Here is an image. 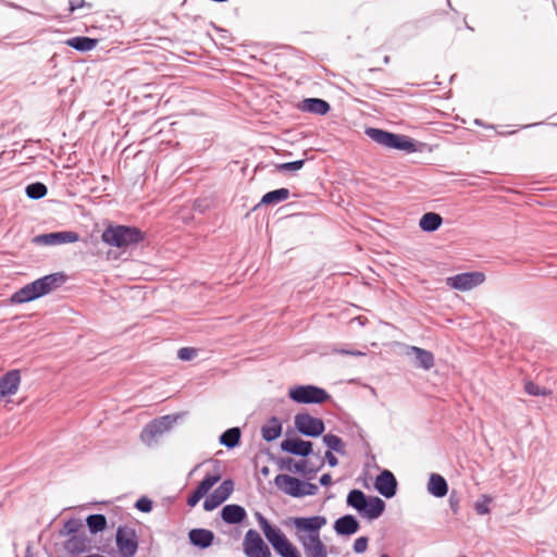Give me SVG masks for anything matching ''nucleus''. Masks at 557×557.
Wrapping results in <instances>:
<instances>
[{"mask_svg":"<svg viewBox=\"0 0 557 557\" xmlns=\"http://www.w3.org/2000/svg\"><path fill=\"white\" fill-rule=\"evenodd\" d=\"M290 524L306 557H327V548L320 537V530L326 524L324 517H296Z\"/></svg>","mask_w":557,"mask_h":557,"instance_id":"nucleus-1","label":"nucleus"},{"mask_svg":"<svg viewBox=\"0 0 557 557\" xmlns=\"http://www.w3.org/2000/svg\"><path fill=\"white\" fill-rule=\"evenodd\" d=\"M65 282V276L61 273H52L40 277L12 295V301L15 304H24L32 300H35L41 296H45L58 287H60Z\"/></svg>","mask_w":557,"mask_h":557,"instance_id":"nucleus-2","label":"nucleus"},{"mask_svg":"<svg viewBox=\"0 0 557 557\" xmlns=\"http://www.w3.org/2000/svg\"><path fill=\"white\" fill-rule=\"evenodd\" d=\"M256 518L265 539L278 556L301 557L298 548L286 537L280 528L270 524V522L259 512L256 513Z\"/></svg>","mask_w":557,"mask_h":557,"instance_id":"nucleus-3","label":"nucleus"},{"mask_svg":"<svg viewBox=\"0 0 557 557\" xmlns=\"http://www.w3.org/2000/svg\"><path fill=\"white\" fill-rule=\"evenodd\" d=\"M101 239L107 245L117 248H126L139 243L143 239V236L140 231L136 227L114 225L109 226L103 231Z\"/></svg>","mask_w":557,"mask_h":557,"instance_id":"nucleus-4","label":"nucleus"},{"mask_svg":"<svg viewBox=\"0 0 557 557\" xmlns=\"http://www.w3.org/2000/svg\"><path fill=\"white\" fill-rule=\"evenodd\" d=\"M366 134L373 141L383 147L404 151L414 150V144L407 136L388 133L373 127L367 128Z\"/></svg>","mask_w":557,"mask_h":557,"instance_id":"nucleus-5","label":"nucleus"},{"mask_svg":"<svg viewBox=\"0 0 557 557\" xmlns=\"http://www.w3.org/2000/svg\"><path fill=\"white\" fill-rule=\"evenodd\" d=\"M274 482L282 492L293 497L311 496L318 492L315 484L301 481L288 474L276 475Z\"/></svg>","mask_w":557,"mask_h":557,"instance_id":"nucleus-6","label":"nucleus"},{"mask_svg":"<svg viewBox=\"0 0 557 557\" xmlns=\"http://www.w3.org/2000/svg\"><path fill=\"white\" fill-rule=\"evenodd\" d=\"M288 397L296 404H323L330 399L329 393L315 385H294L288 389Z\"/></svg>","mask_w":557,"mask_h":557,"instance_id":"nucleus-7","label":"nucleus"},{"mask_svg":"<svg viewBox=\"0 0 557 557\" xmlns=\"http://www.w3.org/2000/svg\"><path fill=\"white\" fill-rule=\"evenodd\" d=\"M176 420L177 417L169 414L154 419L141 431L140 437L143 442L147 445H151L157 437L171 430Z\"/></svg>","mask_w":557,"mask_h":557,"instance_id":"nucleus-8","label":"nucleus"},{"mask_svg":"<svg viewBox=\"0 0 557 557\" xmlns=\"http://www.w3.org/2000/svg\"><path fill=\"white\" fill-rule=\"evenodd\" d=\"M243 546L247 557H271L270 548L256 530L246 532Z\"/></svg>","mask_w":557,"mask_h":557,"instance_id":"nucleus-9","label":"nucleus"},{"mask_svg":"<svg viewBox=\"0 0 557 557\" xmlns=\"http://www.w3.org/2000/svg\"><path fill=\"white\" fill-rule=\"evenodd\" d=\"M485 280L482 272H466L446 278V284L454 289L461 292L470 290L481 285Z\"/></svg>","mask_w":557,"mask_h":557,"instance_id":"nucleus-10","label":"nucleus"},{"mask_svg":"<svg viewBox=\"0 0 557 557\" xmlns=\"http://www.w3.org/2000/svg\"><path fill=\"white\" fill-rule=\"evenodd\" d=\"M116 546L122 557H133L137 552V539L133 529L119 527L116 531Z\"/></svg>","mask_w":557,"mask_h":557,"instance_id":"nucleus-11","label":"nucleus"},{"mask_svg":"<svg viewBox=\"0 0 557 557\" xmlns=\"http://www.w3.org/2000/svg\"><path fill=\"white\" fill-rule=\"evenodd\" d=\"M295 426L304 435L319 436L324 432L325 425L320 418L309 413H298L295 416Z\"/></svg>","mask_w":557,"mask_h":557,"instance_id":"nucleus-12","label":"nucleus"},{"mask_svg":"<svg viewBox=\"0 0 557 557\" xmlns=\"http://www.w3.org/2000/svg\"><path fill=\"white\" fill-rule=\"evenodd\" d=\"M234 483L231 480L223 481L205 500L203 509L211 511L224 503L233 493Z\"/></svg>","mask_w":557,"mask_h":557,"instance_id":"nucleus-13","label":"nucleus"},{"mask_svg":"<svg viewBox=\"0 0 557 557\" xmlns=\"http://www.w3.org/2000/svg\"><path fill=\"white\" fill-rule=\"evenodd\" d=\"M375 490L386 498H391L396 494L397 482L394 474L388 471H382L375 479Z\"/></svg>","mask_w":557,"mask_h":557,"instance_id":"nucleus-14","label":"nucleus"},{"mask_svg":"<svg viewBox=\"0 0 557 557\" xmlns=\"http://www.w3.org/2000/svg\"><path fill=\"white\" fill-rule=\"evenodd\" d=\"M78 239V234L71 231L49 233L36 237L37 243L50 246L76 243Z\"/></svg>","mask_w":557,"mask_h":557,"instance_id":"nucleus-15","label":"nucleus"},{"mask_svg":"<svg viewBox=\"0 0 557 557\" xmlns=\"http://www.w3.org/2000/svg\"><path fill=\"white\" fill-rule=\"evenodd\" d=\"M221 480L219 473L207 474L206 478L198 484L194 493L188 497L187 504L190 507L196 506L199 500L205 497L208 492Z\"/></svg>","mask_w":557,"mask_h":557,"instance_id":"nucleus-16","label":"nucleus"},{"mask_svg":"<svg viewBox=\"0 0 557 557\" xmlns=\"http://www.w3.org/2000/svg\"><path fill=\"white\" fill-rule=\"evenodd\" d=\"M281 448L286 453L307 457L312 451V443L300 438H288L282 442Z\"/></svg>","mask_w":557,"mask_h":557,"instance_id":"nucleus-17","label":"nucleus"},{"mask_svg":"<svg viewBox=\"0 0 557 557\" xmlns=\"http://www.w3.org/2000/svg\"><path fill=\"white\" fill-rule=\"evenodd\" d=\"M21 376L20 372L16 370H12L5 373L0 379V399L7 396L14 395L20 386Z\"/></svg>","mask_w":557,"mask_h":557,"instance_id":"nucleus-18","label":"nucleus"},{"mask_svg":"<svg viewBox=\"0 0 557 557\" xmlns=\"http://www.w3.org/2000/svg\"><path fill=\"white\" fill-rule=\"evenodd\" d=\"M64 548L70 554H82L90 548V539L85 533L73 534L64 543Z\"/></svg>","mask_w":557,"mask_h":557,"instance_id":"nucleus-19","label":"nucleus"},{"mask_svg":"<svg viewBox=\"0 0 557 557\" xmlns=\"http://www.w3.org/2000/svg\"><path fill=\"white\" fill-rule=\"evenodd\" d=\"M334 530L339 535H351L359 530V522L354 516L346 515L335 521Z\"/></svg>","mask_w":557,"mask_h":557,"instance_id":"nucleus-20","label":"nucleus"},{"mask_svg":"<svg viewBox=\"0 0 557 557\" xmlns=\"http://www.w3.org/2000/svg\"><path fill=\"white\" fill-rule=\"evenodd\" d=\"M428 492L435 497H444L448 492L446 480L437 473H432L428 482Z\"/></svg>","mask_w":557,"mask_h":557,"instance_id":"nucleus-21","label":"nucleus"},{"mask_svg":"<svg viewBox=\"0 0 557 557\" xmlns=\"http://www.w3.org/2000/svg\"><path fill=\"white\" fill-rule=\"evenodd\" d=\"M188 536L191 544L200 548L209 547L214 539L213 533L206 529H193Z\"/></svg>","mask_w":557,"mask_h":557,"instance_id":"nucleus-22","label":"nucleus"},{"mask_svg":"<svg viewBox=\"0 0 557 557\" xmlns=\"http://www.w3.org/2000/svg\"><path fill=\"white\" fill-rule=\"evenodd\" d=\"M221 517L226 523H239L246 518V510L239 505H226L221 511Z\"/></svg>","mask_w":557,"mask_h":557,"instance_id":"nucleus-23","label":"nucleus"},{"mask_svg":"<svg viewBox=\"0 0 557 557\" xmlns=\"http://www.w3.org/2000/svg\"><path fill=\"white\" fill-rule=\"evenodd\" d=\"M385 509V503L379 497H370L366 502V508L362 510L361 516L369 520L377 519Z\"/></svg>","mask_w":557,"mask_h":557,"instance_id":"nucleus-24","label":"nucleus"},{"mask_svg":"<svg viewBox=\"0 0 557 557\" xmlns=\"http://www.w3.org/2000/svg\"><path fill=\"white\" fill-rule=\"evenodd\" d=\"M302 111L324 115L330 111V104L319 98L305 99L300 107Z\"/></svg>","mask_w":557,"mask_h":557,"instance_id":"nucleus-25","label":"nucleus"},{"mask_svg":"<svg viewBox=\"0 0 557 557\" xmlns=\"http://www.w3.org/2000/svg\"><path fill=\"white\" fill-rule=\"evenodd\" d=\"M261 434L264 441L272 442L281 436L282 434V423L281 421L273 417L261 428Z\"/></svg>","mask_w":557,"mask_h":557,"instance_id":"nucleus-26","label":"nucleus"},{"mask_svg":"<svg viewBox=\"0 0 557 557\" xmlns=\"http://www.w3.org/2000/svg\"><path fill=\"white\" fill-rule=\"evenodd\" d=\"M408 351L412 352L414 355L417 364L420 368H422L424 370H429L433 367L434 357L430 351L419 348V347H416V346L409 347Z\"/></svg>","mask_w":557,"mask_h":557,"instance_id":"nucleus-27","label":"nucleus"},{"mask_svg":"<svg viewBox=\"0 0 557 557\" xmlns=\"http://www.w3.org/2000/svg\"><path fill=\"white\" fill-rule=\"evenodd\" d=\"M65 44L78 51H90L97 46V40L89 37L77 36L67 39Z\"/></svg>","mask_w":557,"mask_h":557,"instance_id":"nucleus-28","label":"nucleus"},{"mask_svg":"<svg viewBox=\"0 0 557 557\" xmlns=\"http://www.w3.org/2000/svg\"><path fill=\"white\" fill-rule=\"evenodd\" d=\"M442 221L443 220L440 214L428 212L420 219L419 226L425 232H433L441 226Z\"/></svg>","mask_w":557,"mask_h":557,"instance_id":"nucleus-29","label":"nucleus"},{"mask_svg":"<svg viewBox=\"0 0 557 557\" xmlns=\"http://www.w3.org/2000/svg\"><path fill=\"white\" fill-rule=\"evenodd\" d=\"M288 197H289V190L287 188L275 189V190L267 193L262 197L259 206L276 205L278 202H282V201L288 199Z\"/></svg>","mask_w":557,"mask_h":557,"instance_id":"nucleus-30","label":"nucleus"},{"mask_svg":"<svg viewBox=\"0 0 557 557\" xmlns=\"http://www.w3.org/2000/svg\"><path fill=\"white\" fill-rule=\"evenodd\" d=\"M366 494L360 490H352L347 495V505L356 509L360 515L366 508Z\"/></svg>","mask_w":557,"mask_h":557,"instance_id":"nucleus-31","label":"nucleus"},{"mask_svg":"<svg viewBox=\"0 0 557 557\" xmlns=\"http://www.w3.org/2000/svg\"><path fill=\"white\" fill-rule=\"evenodd\" d=\"M86 523L89 531L97 534L107 528V518L103 515H90L87 517Z\"/></svg>","mask_w":557,"mask_h":557,"instance_id":"nucleus-32","label":"nucleus"},{"mask_svg":"<svg viewBox=\"0 0 557 557\" xmlns=\"http://www.w3.org/2000/svg\"><path fill=\"white\" fill-rule=\"evenodd\" d=\"M239 438L240 430L238 428H232L221 435L220 443L227 448H233L239 443Z\"/></svg>","mask_w":557,"mask_h":557,"instance_id":"nucleus-33","label":"nucleus"},{"mask_svg":"<svg viewBox=\"0 0 557 557\" xmlns=\"http://www.w3.org/2000/svg\"><path fill=\"white\" fill-rule=\"evenodd\" d=\"M323 443L329 447L330 451L333 450V451H336V453H338L341 455H345L346 454L345 443L337 435L325 434L323 436Z\"/></svg>","mask_w":557,"mask_h":557,"instance_id":"nucleus-34","label":"nucleus"},{"mask_svg":"<svg viewBox=\"0 0 557 557\" xmlns=\"http://www.w3.org/2000/svg\"><path fill=\"white\" fill-rule=\"evenodd\" d=\"M47 194V187L42 183H33L26 187V195L32 199H40Z\"/></svg>","mask_w":557,"mask_h":557,"instance_id":"nucleus-35","label":"nucleus"},{"mask_svg":"<svg viewBox=\"0 0 557 557\" xmlns=\"http://www.w3.org/2000/svg\"><path fill=\"white\" fill-rule=\"evenodd\" d=\"M524 391L527 394L532 396H548L550 394L549 389L541 387L531 381L525 382Z\"/></svg>","mask_w":557,"mask_h":557,"instance_id":"nucleus-36","label":"nucleus"},{"mask_svg":"<svg viewBox=\"0 0 557 557\" xmlns=\"http://www.w3.org/2000/svg\"><path fill=\"white\" fill-rule=\"evenodd\" d=\"M492 503V497L488 495H482L480 499H478L474 504V510L478 515H487L490 513V504Z\"/></svg>","mask_w":557,"mask_h":557,"instance_id":"nucleus-37","label":"nucleus"},{"mask_svg":"<svg viewBox=\"0 0 557 557\" xmlns=\"http://www.w3.org/2000/svg\"><path fill=\"white\" fill-rule=\"evenodd\" d=\"M304 164H305L304 160H297V161H293V162L281 163L276 166V169L278 172H286V171L295 172V171L302 169Z\"/></svg>","mask_w":557,"mask_h":557,"instance_id":"nucleus-38","label":"nucleus"},{"mask_svg":"<svg viewBox=\"0 0 557 557\" xmlns=\"http://www.w3.org/2000/svg\"><path fill=\"white\" fill-rule=\"evenodd\" d=\"M82 527V523L78 521V520H69L65 522L64 527H63V530L61 531V533L63 535H70L72 536L73 534H78V529Z\"/></svg>","mask_w":557,"mask_h":557,"instance_id":"nucleus-39","label":"nucleus"},{"mask_svg":"<svg viewBox=\"0 0 557 557\" xmlns=\"http://www.w3.org/2000/svg\"><path fill=\"white\" fill-rule=\"evenodd\" d=\"M197 354H198V351L195 348L183 347V348L178 349L177 357H178L180 360L190 361L194 358H196Z\"/></svg>","mask_w":557,"mask_h":557,"instance_id":"nucleus-40","label":"nucleus"},{"mask_svg":"<svg viewBox=\"0 0 557 557\" xmlns=\"http://www.w3.org/2000/svg\"><path fill=\"white\" fill-rule=\"evenodd\" d=\"M367 548H368V537L360 536L355 541V543H354L355 553L362 554L367 550Z\"/></svg>","mask_w":557,"mask_h":557,"instance_id":"nucleus-41","label":"nucleus"},{"mask_svg":"<svg viewBox=\"0 0 557 557\" xmlns=\"http://www.w3.org/2000/svg\"><path fill=\"white\" fill-rule=\"evenodd\" d=\"M135 506L143 512H149L152 509V503L148 498L138 499Z\"/></svg>","mask_w":557,"mask_h":557,"instance_id":"nucleus-42","label":"nucleus"},{"mask_svg":"<svg viewBox=\"0 0 557 557\" xmlns=\"http://www.w3.org/2000/svg\"><path fill=\"white\" fill-rule=\"evenodd\" d=\"M294 471L300 474H307V461L302 460L294 465Z\"/></svg>","mask_w":557,"mask_h":557,"instance_id":"nucleus-43","label":"nucleus"},{"mask_svg":"<svg viewBox=\"0 0 557 557\" xmlns=\"http://www.w3.org/2000/svg\"><path fill=\"white\" fill-rule=\"evenodd\" d=\"M84 7H90L89 4H87L84 0H81L78 2H71L70 3V12H75Z\"/></svg>","mask_w":557,"mask_h":557,"instance_id":"nucleus-44","label":"nucleus"},{"mask_svg":"<svg viewBox=\"0 0 557 557\" xmlns=\"http://www.w3.org/2000/svg\"><path fill=\"white\" fill-rule=\"evenodd\" d=\"M325 459L330 467H335L338 465L337 458L330 450L325 453Z\"/></svg>","mask_w":557,"mask_h":557,"instance_id":"nucleus-45","label":"nucleus"},{"mask_svg":"<svg viewBox=\"0 0 557 557\" xmlns=\"http://www.w3.org/2000/svg\"><path fill=\"white\" fill-rule=\"evenodd\" d=\"M337 352L339 354H343V355H349V356H364L366 352L363 351H360V350H345V349H338L336 350Z\"/></svg>","mask_w":557,"mask_h":557,"instance_id":"nucleus-46","label":"nucleus"},{"mask_svg":"<svg viewBox=\"0 0 557 557\" xmlns=\"http://www.w3.org/2000/svg\"><path fill=\"white\" fill-rule=\"evenodd\" d=\"M331 482H332V476H331V474H329V473H325V474H323V475L320 478V483H321L322 485H324V486L330 485V484H331Z\"/></svg>","mask_w":557,"mask_h":557,"instance_id":"nucleus-47","label":"nucleus"},{"mask_svg":"<svg viewBox=\"0 0 557 557\" xmlns=\"http://www.w3.org/2000/svg\"><path fill=\"white\" fill-rule=\"evenodd\" d=\"M351 322H357L360 326H363L367 322V319L363 317H357L352 319Z\"/></svg>","mask_w":557,"mask_h":557,"instance_id":"nucleus-48","label":"nucleus"},{"mask_svg":"<svg viewBox=\"0 0 557 557\" xmlns=\"http://www.w3.org/2000/svg\"><path fill=\"white\" fill-rule=\"evenodd\" d=\"M381 557H388V556L384 554V555H382Z\"/></svg>","mask_w":557,"mask_h":557,"instance_id":"nucleus-49","label":"nucleus"}]
</instances>
